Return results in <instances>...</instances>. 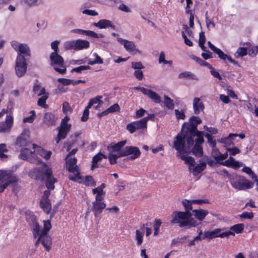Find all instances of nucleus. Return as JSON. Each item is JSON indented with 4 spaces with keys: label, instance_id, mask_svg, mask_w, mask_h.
Here are the masks:
<instances>
[{
    "label": "nucleus",
    "instance_id": "1",
    "mask_svg": "<svg viewBox=\"0 0 258 258\" xmlns=\"http://www.w3.org/2000/svg\"><path fill=\"white\" fill-rule=\"evenodd\" d=\"M201 119L197 116H191L188 122H184L180 134H178L174 142L173 147L176 150L182 151L183 147H192L194 138L196 136H203V132L197 130L198 124L201 123Z\"/></svg>",
    "mask_w": 258,
    "mask_h": 258
},
{
    "label": "nucleus",
    "instance_id": "2",
    "mask_svg": "<svg viewBox=\"0 0 258 258\" xmlns=\"http://www.w3.org/2000/svg\"><path fill=\"white\" fill-rule=\"evenodd\" d=\"M36 145H35V146ZM35 147H24L21 148L19 158L24 160H28L30 162L38 164L42 163V166L39 169L38 172L41 174V179L43 180L46 179V186L49 190H52L54 188V183L56 179L52 176L51 169L45 164L42 162V160L36 156Z\"/></svg>",
    "mask_w": 258,
    "mask_h": 258
},
{
    "label": "nucleus",
    "instance_id": "3",
    "mask_svg": "<svg viewBox=\"0 0 258 258\" xmlns=\"http://www.w3.org/2000/svg\"><path fill=\"white\" fill-rule=\"evenodd\" d=\"M26 218L31 228L34 237H37L35 245L41 243L45 250L49 251L52 245L51 238L48 234V231L51 228L50 221H43V228L42 229L37 223L36 217L32 213H27Z\"/></svg>",
    "mask_w": 258,
    "mask_h": 258
},
{
    "label": "nucleus",
    "instance_id": "4",
    "mask_svg": "<svg viewBox=\"0 0 258 258\" xmlns=\"http://www.w3.org/2000/svg\"><path fill=\"white\" fill-rule=\"evenodd\" d=\"M182 204L185 208V212L174 211L171 214L172 224H178L180 228L196 227L199 224L198 222L191 217L190 212L192 210V200H184Z\"/></svg>",
    "mask_w": 258,
    "mask_h": 258
},
{
    "label": "nucleus",
    "instance_id": "5",
    "mask_svg": "<svg viewBox=\"0 0 258 258\" xmlns=\"http://www.w3.org/2000/svg\"><path fill=\"white\" fill-rule=\"evenodd\" d=\"M192 147L184 146L182 151L177 150V156L179 157L182 160L184 161L185 164H189L188 169L192 172L194 176H197L202 172L206 167V163L201 160L200 163L195 166V160L190 156H187L184 155L185 153H190Z\"/></svg>",
    "mask_w": 258,
    "mask_h": 258
},
{
    "label": "nucleus",
    "instance_id": "6",
    "mask_svg": "<svg viewBox=\"0 0 258 258\" xmlns=\"http://www.w3.org/2000/svg\"><path fill=\"white\" fill-rule=\"evenodd\" d=\"M228 179L232 186L237 190H244L252 188L254 183L244 176L236 174L228 175Z\"/></svg>",
    "mask_w": 258,
    "mask_h": 258
},
{
    "label": "nucleus",
    "instance_id": "7",
    "mask_svg": "<svg viewBox=\"0 0 258 258\" xmlns=\"http://www.w3.org/2000/svg\"><path fill=\"white\" fill-rule=\"evenodd\" d=\"M126 141H122L112 145L108 146L107 150L109 152L108 155V159L111 165L115 164L117 163V159L120 157H117L120 153L122 151V148L126 144Z\"/></svg>",
    "mask_w": 258,
    "mask_h": 258
},
{
    "label": "nucleus",
    "instance_id": "8",
    "mask_svg": "<svg viewBox=\"0 0 258 258\" xmlns=\"http://www.w3.org/2000/svg\"><path fill=\"white\" fill-rule=\"evenodd\" d=\"M50 65L54 70L61 75L67 71L63 58L58 53L52 52L50 55Z\"/></svg>",
    "mask_w": 258,
    "mask_h": 258
},
{
    "label": "nucleus",
    "instance_id": "9",
    "mask_svg": "<svg viewBox=\"0 0 258 258\" xmlns=\"http://www.w3.org/2000/svg\"><path fill=\"white\" fill-rule=\"evenodd\" d=\"M18 178L10 170H0V184L8 187L11 183L17 182Z\"/></svg>",
    "mask_w": 258,
    "mask_h": 258
},
{
    "label": "nucleus",
    "instance_id": "10",
    "mask_svg": "<svg viewBox=\"0 0 258 258\" xmlns=\"http://www.w3.org/2000/svg\"><path fill=\"white\" fill-rule=\"evenodd\" d=\"M70 118L66 116L61 121L60 127L58 130V133L57 137L55 139V141L58 144L59 141L66 138L68 133L70 131L71 128V124L68 123Z\"/></svg>",
    "mask_w": 258,
    "mask_h": 258
},
{
    "label": "nucleus",
    "instance_id": "11",
    "mask_svg": "<svg viewBox=\"0 0 258 258\" xmlns=\"http://www.w3.org/2000/svg\"><path fill=\"white\" fill-rule=\"evenodd\" d=\"M11 45L17 52V56L21 55L24 57L25 56H30V49L27 44L21 43L17 41L13 40L11 42Z\"/></svg>",
    "mask_w": 258,
    "mask_h": 258
},
{
    "label": "nucleus",
    "instance_id": "12",
    "mask_svg": "<svg viewBox=\"0 0 258 258\" xmlns=\"http://www.w3.org/2000/svg\"><path fill=\"white\" fill-rule=\"evenodd\" d=\"M27 68L25 57L21 55L17 56L15 60V70L17 77L20 78L25 75Z\"/></svg>",
    "mask_w": 258,
    "mask_h": 258
},
{
    "label": "nucleus",
    "instance_id": "13",
    "mask_svg": "<svg viewBox=\"0 0 258 258\" xmlns=\"http://www.w3.org/2000/svg\"><path fill=\"white\" fill-rule=\"evenodd\" d=\"M141 152L140 149L135 146H126L123 149L122 151L118 154V157H124L127 156H130L128 157L130 160H134L137 158H138Z\"/></svg>",
    "mask_w": 258,
    "mask_h": 258
},
{
    "label": "nucleus",
    "instance_id": "14",
    "mask_svg": "<svg viewBox=\"0 0 258 258\" xmlns=\"http://www.w3.org/2000/svg\"><path fill=\"white\" fill-rule=\"evenodd\" d=\"M146 120L145 118H142L140 120L130 123L127 124L126 128L131 134H133L136 131H140L141 133H144L147 129Z\"/></svg>",
    "mask_w": 258,
    "mask_h": 258
},
{
    "label": "nucleus",
    "instance_id": "15",
    "mask_svg": "<svg viewBox=\"0 0 258 258\" xmlns=\"http://www.w3.org/2000/svg\"><path fill=\"white\" fill-rule=\"evenodd\" d=\"M16 145L19 147H35V144H32L29 140V131L25 130L17 138Z\"/></svg>",
    "mask_w": 258,
    "mask_h": 258
},
{
    "label": "nucleus",
    "instance_id": "16",
    "mask_svg": "<svg viewBox=\"0 0 258 258\" xmlns=\"http://www.w3.org/2000/svg\"><path fill=\"white\" fill-rule=\"evenodd\" d=\"M233 234L231 232H225V228H217L212 231H207L205 232L204 239L207 238L210 239L216 237L224 238L229 236V234Z\"/></svg>",
    "mask_w": 258,
    "mask_h": 258
},
{
    "label": "nucleus",
    "instance_id": "17",
    "mask_svg": "<svg viewBox=\"0 0 258 258\" xmlns=\"http://www.w3.org/2000/svg\"><path fill=\"white\" fill-rule=\"evenodd\" d=\"M77 159L76 158H71L67 162V165L68 170L73 173L74 175L70 176L69 178L73 181H76L80 179V172L78 167L76 165Z\"/></svg>",
    "mask_w": 258,
    "mask_h": 258
},
{
    "label": "nucleus",
    "instance_id": "18",
    "mask_svg": "<svg viewBox=\"0 0 258 258\" xmlns=\"http://www.w3.org/2000/svg\"><path fill=\"white\" fill-rule=\"evenodd\" d=\"M117 41L123 46L125 50L132 54L140 53V51L136 48V46L133 41H129L122 38H117Z\"/></svg>",
    "mask_w": 258,
    "mask_h": 258
},
{
    "label": "nucleus",
    "instance_id": "19",
    "mask_svg": "<svg viewBox=\"0 0 258 258\" xmlns=\"http://www.w3.org/2000/svg\"><path fill=\"white\" fill-rule=\"evenodd\" d=\"M204 140L203 136H196L194 138V143L195 142V146L192 148V152L196 156L201 157L203 155V148L201 145L204 142Z\"/></svg>",
    "mask_w": 258,
    "mask_h": 258
},
{
    "label": "nucleus",
    "instance_id": "20",
    "mask_svg": "<svg viewBox=\"0 0 258 258\" xmlns=\"http://www.w3.org/2000/svg\"><path fill=\"white\" fill-rule=\"evenodd\" d=\"M13 123V117L11 115H7L4 122H0V133H6L9 132Z\"/></svg>",
    "mask_w": 258,
    "mask_h": 258
},
{
    "label": "nucleus",
    "instance_id": "21",
    "mask_svg": "<svg viewBox=\"0 0 258 258\" xmlns=\"http://www.w3.org/2000/svg\"><path fill=\"white\" fill-rule=\"evenodd\" d=\"M93 25L100 29L108 28H111L112 30H115L116 29L115 26L113 23L111 21L107 19H101L98 22L93 23Z\"/></svg>",
    "mask_w": 258,
    "mask_h": 258
},
{
    "label": "nucleus",
    "instance_id": "22",
    "mask_svg": "<svg viewBox=\"0 0 258 258\" xmlns=\"http://www.w3.org/2000/svg\"><path fill=\"white\" fill-rule=\"evenodd\" d=\"M220 164L227 167H231L233 168H237L243 165L242 162L236 161L234 158L231 156L228 159L220 162Z\"/></svg>",
    "mask_w": 258,
    "mask_h": 258
},
{
    "label": "nucleus",
    "instance_id": "23",
    "mask_svg": "<svg viewBox=\"0 0 258 258\" xmlns=\"http://www.w3.org/2000/svg\"><path fill=\"white\" fill-rule=\"evenodd\" d=\"M143 90L144 91V94L148 96L154 102L159 103L161 102V97L155 92L148 89Z\"/></svg>",
    "mask_w": 258,
    "mask_h": 258
},
{
    "label": "nucleus",
    "instance_id": "24",
    "mask_svg": "<svg viewBox=\"0 0 258 258\" xmlns=\"http://www.w3.org/2000/svg\"><path fill=\"white\" fill-rule=\"evenodd\" d=\"M56 120L57 118L51 112L45 113L43 117L44 123L48 126L55 125Z\"/></svg>",
    "mask_w": 258,
    "mask_h": 258
},
{
    "label": "nucleus",
    "instance_id": "25",
    "mask_svg": "<svg viewBox=\"0 0 258 258\" xmlns=\"http://www.w3.org/2000/svg\"><path fill=\"white\" fill-rule=\"evenodd\" d=\"M205 106L203 102L199 97H195L193 99V109L195 114H199L203 111Z\"/></svg>",
    "mask_w": 258,
    "mask_h": 258
},
{
    "label": "nucleus",
    "instance_id": "26",
    "mask_svg": "<svg viewBox=\"0 0 258 258\" xmlns=\"http://www.w3.org/2000/svg\"><path fill=\"white\" fill-rule=\"evenodd\" d=\"M92 204L91 210L95 217H97L102 212V210L105 208L106 204L104 203H97V202H93Z\"/></svg>",
    "mask_w": 258,
    "mask_h": 258
},
{
    "label": "nucleus",
    "instance_id": "27",
    "mask_svg": "<svg viewBox=\"0 0 258 258\" xmlns=\"http://www.w3.org/2000/svg\"><path fill=\"white\" fill-rule=\"evenodd\" d=\"M244 228L243 224H237L231 226L229 228H225V232H231L233 234H229L230 235L234 236L235 233H240L242 232Z\"/></svg>",
    "mask_w": 258,
    "mask_h": 258
},
{
    "label": "nucleus",
    "instance_id": "28",
    "mask_svg": "<svg viewBox=\"0 0 258 258\" xmlns=\"http://www.w3.org/2000/svg\"><path fill=\"white\" fill-rule=\"evenodd\" d=\"M75 45L76 50H81L89 48L90 43L87 40L78 39L75 41Z\"/></svg>",
    "mask_w": 258,
    "mask_h": 258
},
{
    "label": "nucleus",
    "instance_id": "29",
    "mask_svg": "<svg viewBox=\"0 0 258 258\" xmlns=\"http://www.w3.org/2000/svg\"><path fill=\"white\" fill-rule=\"evenodd\" d=\"M36 156L39 155L41 157L48 159L50 158V156L52 154L51 151H47L44 150L43 149L40 147L36 146Z\"/></svg>",
    "mask_w": 258,
    "mask_h": 258
},
{
    "label": "nucleus",
    "instance_id": "30",
    "mask_svg": "<svg viewBox=\"0 0 258 258\" xmlns=\"http://www.w3.org/2000/svg\"><path fill=\"white\" fill-rule=\"evenodd\" d=\"M192 212L194 213V215L195 216V217L200 221H202L203 219H204L205 217L208 214V212L207 210L201 209L194 210L192 211Z\"/></svg>",
    "mask_w": 258,
    "mask_h": 258
},
{
    "label": "nucleus",
    "instance_id": "31",
    "mask_svg": "<svg viewBox=\"0 0 258 258\" xmlns=\"http://www.w3.org/2000/svg\"><path fill=\"white\" fill-rule=\"evenodd\" d=\"M178 78L179 79H188L192 80H198L197 76L191 72L185 71L182 72L178 75Z\"/></svg>",
    "mask_w": 258,
    "mask_h": 258
},
{
    "label": "nucleus",
    "instance_id": "32",
    "mask_svg": "<svg viewBox=\"0 0 258 258\" xmlns=\"http://www.w3.org/2000/svg\"><path fill=\"white\" fill-rule=\"evenodd\" d=\"M40 206L47 214L49 213L51 209V204L49 200H41Z\"/></svg>",
    "mask_w": 258,
    "mask_h": 258
},
{
    "label": "nucleus",
    "instance_id": "33",
    "mask_svg": "<svg viewBox=\"0 0 258 258\" xmlns=\"http://www.w3.org/2000/svg\"><path fill=\"white\" fill-rule=\"evenodd\" d=\"M237 136L238 135L236 134H230L228 137L221 138L219 140V142L221 143L230 146L233 144V140H234V138L237 137Z\"/></svg>",
    "mask_w": 258,
    "mask_h": 258
},
{
    "label": "nucleus",
    "instance_id": "34",
    "mask_svg": "<svg viewBox=\"0 0 258 258\" xmlns=\"http://www.w3.org/2000/svg\"><path fill=\"white\" fill-rule=\"evenodd\" d=\"M25 4L29 7H37L44 4L43 0H23Z\"/></svg>",
    "mask_w": 258,
    "mask_h": 258
},
{
    "label": "nucleus",
    "instance_id": "35",
    "mask_svg": "<svg viewBox=\"0 0 258 258\" xmlns=\"http://www.w3.org/2000/svg\"><path fill=\"white\" fill-rule=\"evenodd\" d=\"M106 158L107 157L101 153H98L94 156L92 159V169H94L98 167L97 162L100 161L102 158Z\"/></svg>",
    "mask_w": 258,
    "mask_h": 258
},
{
    "label": "nucleus",
    "instance_id": "36",
    "mask_svg": "<svg viewBox=\"0 0 258 258\" xmlns=\"http://www.w3.org/2000/svg\"><path fill=\"white\" fill-rule=\"evenodd\" d=\"M164 103L166 107L169 109H172L174 106V101L166 95L164 96Z\"/></svg>",
    "mask_w": 258,
    "mask_h": 258
},
{
    "label": "nucleus",
    "instance_id": "37",
    "mask_svg": "<svg viewBox=\"0 0 258 258\" xmlns=\"http://www.w3.org/2000/svg\"><path fill=\"white\" fill-rule=\"evenodd\" d=\"M144 231H141L140 230H136L135 239L137 241V244L140 245L143 241Z\"/></svg>",
    "mask_w": 258,
    "mask_h": 258
},
{
    "label": "nucleus",
    "instance_id": "38",
    "mask_svg": "<svg viewBox=\"0 0 258 258\" xmlns=\"http://www.w3.org/2000/svg\"><path fill=\"white\" fill-rule=\"evenodd\" d=\"M247 54V50L245 47L239 48L236 52L235 53V56L236 57H242Z\"/></svg>",
    "mask_w": 258,
    "mask_h": 258
},
{
    "label": "nucleus",
    "instance_id": "39",
    "mask_svg": "<svg viewBox=\"0 0 258 258\" xmlns=\"http://www.w3.org/2000/svg\"><path fill=\"white\" fill-rule=\"evenodd\" d=\"M207 14L208 12L206 13L205 15L206 26L209 30H211L212 29H214L215 27V24L214 23L213 21L209 19L207 16Z\"/></svg>",
    "mask_w": 258,
    "mask_h": 258
},
{
    "label": "nucleus",
    "instance_id": "40",
    "mask_svg": "<svg viewBox=\"0 0 258 258\" xmlns=\"http://www.w3.org/2000/svg\"><path fill=\"white\" fill-rule=\"evenodd\" d=\"M8 152V150L7 148V146L5 144H0V158H7V155L5 154V153H7Z\"/></svg>",
    "mask_w": 258,
    "mask_h": 258
},
{
    "label": "nucleus",
    "instance_id": "41",
    "mask_svg": "<svg viewBox=\"0 0 258 258\" xmlns=\"http://www.w3.org/2000/svg\"><path fill=\"white\" fill-rule=\"evenodd\" d=\"M75 41H66L63 44L66 50L75 49Z\"/></svg>",
    "mask_w": 258,
    "mask_h": 258
},
{
    "label": "nucleus",
    "instance_id": "42",
    "mask_svg": "<svg viewBox=\"0 0 258 258\" xmlns=\"http://www.w3.org/2000/svg\"><path fill=\"white\" fill-rule=\"evenodd\" d=\"M102 98V96H98L96 97L91 99L87 105V108H90L91 106L95 104L98 103L100 101V99Z\"/></svg>",
    "mask_w": 258,
    "mask_h": 258
},
{
    "label": "nucleus",
    "instance_id": "43",
    "mask_svg": "<svg viewBox=\"0 0 258 258\" xmlns=\"http://www.w3.org/2000/svg\"><path fill=\"white\" fill-rule=\"evenodd\" d=\"M161 224V221L160 219H156L154 225V235L157 236L159 232V228Z\"/></svg>",
    "mask_w": 258,
    "mask_h": 258
},
{
    "label": "nucleus",
    "instance_id": "44",
    "mask_svg": "<svg viewBox=\"0 0 258 258\" xmlns=\"http://www.w3.org/2000/svg\"><path fill=\"white\" fill-rule=\"evenodd\" d=\"M90 69V67L88 66H81L79 67L72 69L71 72H77L80 73L83 71L89 70Z\"/></svg>",
    "mask_w": 258,
    "mask_h": 258
},
{
    "label": "nucleus",
    "instance_id": "45",
    "mask_svg": "<svg viewBox=\"0 0 258 258\" xmlns=\"http://www.w3.org/2000/svg\"><path fill=\"white\" fill-rule=\"evenodd\" d=\"M174 111L176 118L177 119H184L185 118V115L183 110L175 109Z\"/></svg>",
    "mask_w": 258,
    "mask_h": 258
},
{
    "label": "nucleus",
    "instance_id": "46",
    "mask_svg": "<svg viewBox=\"0 0 258 258\" xmlns=\"http://www.w3.org/2000/svg\"><path fill=\"white\" fill-rule=\"evenodd\" d=\"M30 113L31 115L30 116L25 117L23 119L24 122L32 123L34 121L35 117V111L34 110H32L30 111Z\"/></svg>",
    "mask_w": 258,
    "mask_h": 258
},
{
    "label": "nucleus",
    "instance_id": "47",
    "mask_svg": "<svg viewBox=\"0 0 258 258\" xmlns=\"http://www.w3.org/2000/svg\"><path fill=\"white\" fill-rule=\"evenodd\" d=\"M205 137L208 139V142L209 144V145L212 148H215V147H216V142L215 140H213V137L208 133L205 135Z\"/></svg>",
    "mask_w": 258,
    "mask_h": 258
},
{
    "label": "nucleus",
    "instance_id": "48",
    "mask_svg": "<svg viewBox=\"0 0 258 258\" xmlns=\"http://www.w3.org/2000/svg\"><path fill=\"white\" fill-rule=\"evenodd\" d=\"M227 150L229 152L230 156H235L236 154L240 153V150L236 147L232 148H227Z\"/></svg>",
    "mask_w": 258,
    "mask_h": 258
},
{
    "label": "nucleus",
    "instance_id": "49",
    "mask_svg": "<svg viewBox=\"0 0 258 258\" xmlns=\"http://www.w3.org/2000/svg\"><path fill=\"white\" fill-rule=\"evenodd\" d=\"M239 217L243 219H251L253 217L252 212H244L239 215Z\"/></svg>",
    "mask_w": 258,
    "mask_h": 258
},
{
    "label": "nucleus",
    "instance_id": "50",
    "mask_svg": "<svg viewBox=\"0 0 258 258\" xmlns=\"http://www.w3.org/2000/svg\"><path fill=\"white\" fill-rule=\"evenodd\" d=\"M220 154V152L216 147H215V148H212V156L217 162H218V158Z\"/></svg>",
    "mask_w": 258,
    "mask_h": 258
},
{
    "label": "nucleus",
    "instance_id": "51",
    "mask_svg": "<svg viewBox=\"0 0 258 258\" xmlns=\"http://www.w3.org/2000/svg\"><path fill=\"white\" fill-rule=\"evenodd\" d=\"M47 96L43 95L40 97L38 100L37 104L39 106L44 107L45 106L46 100L47 99Z\"/></svg>",
    "mask_w": 258,
    "mask_h": 258
},
{
    "label": "nucleus",
    "instance_id": "52",
    "mask_svg": "<svg viewBox=\"0 0 258 258\" xmlns=\"http://www.w3.org/2000/svg\"><path fill=\"white\" fill-rule=\"evenodd\" d=\"M62 110L63 112L68 114L71 112V107L69 103L65 102L62 104Z\"/></svg>",
    "mask_w": 258,
    "mask_h": 258
},
{
    "label": "nucleus",
    "instance_id": "53",
    "mask_svg": "<svg viewBox=\"0 0 258 258\" xmlns=\"http://www.w3.org/2000/svg\"><path fill=\"white\" fill-rule=\"evenodd\" d=\"M43 87L41 86V84L38 81H36L33 88L34 94H36Z\"/></svg>",
    "mask_w": 258,
    "mask_h": 258
},
{
    "label": "nucleus",
    "instance_id": "54",
    "mask_svg": "<svg viewBox=\"0 0 258 258\" xmlns=\"http://www.w3.org/2000/svg\"><path fill=\"white\" fill-rule=\"evenodd\" d=\"M60 41L58 40H55L51 43V48L54 50L53 52L58 53V45Z\"/></svg>",
    "mask_w": 258,
    "mask_h": 258
},
{
    "label": "nucleus",
    "instance_id": "55",
    "mask_svg": "<svg viewBox=\"0 0 258 258\" xmlns=\"http://www.w3.org/2000/svg\"><path fill=\"white\" fill-rule=\"evenodd\" d=\"M132 67L137 70H140L145 68L141 62H133L132 63Z\"/></svg>",
    "mask_w": 258,
    "mask_h": 258
},
{
    "label": "nucleus",
    "instance_id": "56",
    "mask_svg": "<svg viewBox=\"0 0 258 258\" xmlns=\"http://www.w3.org/2000/svg\"><path fill=\"white\" fill-rule=\"evenodd\" d=\"M82 13L83 14H86L89 16H96L98 15V14L97 12H96L95 10H84L82 11Z\"/></svg>",
    "mask_w": 258,
    "mask_h": 258
},
{
    "label": "nucleus",
    "instance_id": "57",
    "mask_svg": "<svg viewBox=\"0 0 258 258\" xmlns=\"http://www.w3.org/2000/svg\"><path fill=\"white\" fill-rule=\"evenodd\" d=\"M90 108H88L87 106H86L83 111V115L81 117V120L83 121H86L88 119L89 111V109Z\"/></svg>",
    "mask_w": 258,
    "mask_h": 258
},
{
    "label": "nucleus",
    "instance_id": "58",
    "mask_svg": "<svg viewBox=\"0 0 258 258\" xmlns=\"http://www.w3.org/2000/svg\"><path fill=\"white\" fill-rule=\"evenodd\" d=\"M86 35L93 38H98L102 37V35H99L94 31L90 30H86Z\"/></svg>",
    "mask_w": 258,
    "mask_h": 258
},
{
    "label": "nucleus",
    "instance_id": "59",
    "mask_svg": "<svg viewBox=\"0 0 258 258\" xmlns=\"http://www.w3.org/2000/svg\"><path fill=\"white\" fill-rule=\"evenodd\" d=\"M181 34L183 38L184 39V43L189 46H192L193 45V43L191 40L188 39L184 31H182Z\"/></svg>",
    "mask_w": 258,
    "mask_h": 258
},
{
    "label": "nucleus",
    "instance_id": "60",
    "mask_svg": "<svg viewBox=\"0 0 258 258\" xmlns=\"http://www.w3.org/2000/svg\"><path fill=\"white\" fill-rule=\"evenodd\" d=\"M57 81L59 83H61L64 86L71 84V82H72V80L65 78H58L57 79Z\"/></svg>",
    "mask_w": 258,
    "mask_h": 258
},
{
    "label": "nucleus",
    "instance_id": "61",
    "mask_svg": "<svg viewBox=\"0 0 258 258\" xmlns=\"http://www.w3.org/2000/svg\"><path fill=\"white\" fill-rule=\"evenodd\" d=\"M110 113H113L115 111H119L120 109L119 106L118 104L115 103L108 108Z\"/></svg>",
    "mask_w": 258,
    "mask_h": 258
},
{
    "label": "nucleus",
    "instance_id": "62",
    "mask_svg": "<svg viewBox=\"0 0 258 258\" xmlns=\"http://www.w3.org/2000/svg\"><path fill=\"white\" fill-rule=\"evenodd\" d=\"M85 184L88 186L95 185L94 181L91 176H87L85 180Z\"/></svg>",
    "mask_w": 258,
    "mask_h": 258
},
{
    "label": "nucleus",
    "instance_id": "63",
    "mask_svg": "<svg viewBox=\"0 0 258 258\" xmlns=\"http://www.w3.org/2000/svg\"><path fill=\"white\" fill-rule=\"evenodd\" d=\"M215 53L218 55L219 58L222 59H226L227 57V55L225 54L221 49L217 48L216 50L214 52Z\"/></svg>",
    "mask_w": 258,
    "mask_h": 258
},
{
    "label": "nucleus",
    "instance_id": "64",
    "mask_svg": "<svg viewBox=\"0 0 258 258\" xmlns=\"http://www.w3.org/2000/svg\"><path fill=\"white\" fill-rule=\"evenodd\" d=\"M118 9L122 12H125V13H130L131 10L130 8L125 4H121L119 7Z\"/></svg>",
    "mask_w": 258,
    "mask_h": 258
}]
</instances>
